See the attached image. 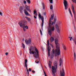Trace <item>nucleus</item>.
I'll list each match as a JSON object with an SVG mask.
<instances>
[{
  "instance_id": "nucleus-1",
  "label": "nucleus",
  "mask_w": 76,
  "mask_h": 76,
  "mask_svg": "<svg viewBox=\"0 0 76 76\" xmlns=\"http://www.w3.org/2000/svg\"><path fill=\"white\" fill-rule=\"evenodd\" d=\"M54 14H52L51 15V17L49 20V26L48 27V34L50 35L51 36V35L53 34V31H54V22H52L51 20H53L54 19Z\"/></svg>"
},
{
  "instance_id": "nucleus-2",
  "label": "nucleus",
  "mask_w": 76,
  "mask_h": 76,
  "mask_svg": "<svg viewBox=\"0 0 76 76\" xmlns=\"http://www.w3.org/2000/svg\"><path fill=\"white\" fill-rule=\"evenodd\" d=\"M58 40L57 38L55 39V43L56 45V49L55 50V56H59L60 53V49L59 47V44L58 43Z\"/></svg>"
},
{
  "instance_id": "nucleus-3",
  "label": "nucleus",
  "mask_w": 76,
  "mask_h": 76,
  "mask_svg": "<svg viewBox=\"0 0 76 76\" xmlns=\"http://www.w3.org/2000/svg\"><path fill=\"white\" fill-rule=\"evenodd\" d=\"M20 27L23 28L24 31H26V29H28V26L26 25L27 24V21L25 20H23V21H21L18 23Z\"/></svg>"
},
{
  "instance_id": "nucleus-4",
  "label": "nucleus",
  "mask_w": 76,
  "mask_h": 76,
  "mask_svg": "<svg viewBox=\"0 0 76 76\" xmlns=\"http://www.w3.org/2000/svg\"><path fill=\"white\" fill-rule=\"evenodd\" d=\"M54 66L52 67V72L53 76H56L55 73L57 72V61H55L53 63Z\"/></svg>"
},
{
  "instance_id": "nucleus-5",
  "label": "nucleus",
  "mask_w": 76,
  "mask_h": 76,
  "mask_svg": "<svg viewBox=\"0 0 76 76\" xmlns=\"http://www.w3.org/2000/svg\"><path fill=\"white\" fill-rule=\"evenodd\" d=\"M34 49L35 50V51H33L32 53L33 54H34V56L36 58H39V51L37 49L36 47H34Z\"/></svg>"
},
{
  "instance_id": "nucleus-6",
  "label": "nucleus",
  "mask_w": 76,
  "mask_h": 76,
  "mask_svg": "<svg viewBox=\"0 0 76 76\" xmlns=\"http://www.w3.org/2000/svg\"><path fill=\"white\" fill-rule=\"evenodd\" d=\"M25 7L26 9H25L24 10V13L25 15H28V16H29V13L28 12H27V10H28V11H29V12H31V10L30 8H29L30 7L27 5H26Z\"/></svg>"
},
{
  "instance_id": "nucleus-7",
  "label": "nucleus",
  "mask_w": 76,
  "mask_h": 76,
  "mask_svg": "<svg viewBox=\"0 0 76 76\" xmlns=\"http://www.w3.org/2000/svg\"><path fill=\"white\" fill-rule=\"evenodd\" d=\"M39 18H40L42 21V27H43V25H44V17L43 16L42 17V16L40 14H39Z\"/></svg>"
},
{
  "instance_id": "nucleus-8",
  "label": "nucleus",
  "mask_w": 76,
  "mask_h": 76,
  "mask_svg": "<svg viewBox=\"0 0 76 76\" xmlns=\"http://www.w3.org/2000/svg\"><path fill=\"white\" fill-rule=\"evenodd\" d=\"M49 41H50V40H48L47 41L48 45V57H50V50L51 49V48L50 47V46H49Z\"/></svg>"
},
{
  "instance_id": "nucleus-9",
  "label": "nucleus",
  "mask_w": 76,
  "mask_h": 76,
  "mask_svg": "<svg viewBox=\"0 0 76 76\" xmlns=\"http://www.w3.org/2000/svg\"><path fill=\"white\" fill-rule=\"evenodd\" d=\"M63 3L65 7V10H67L68 6H67V2L66 0H64L63 2Z\"/></svg>"
},
{
  "instance_id": "nucleus-10",
  "label": "nucleus",
  "mask_w": 76,
  "mask_h": 76,
  "mask_svg": "<svg viewBox=\"0 0 76 76\" xmlns=\"http://www.w3.org/2000/svg\"><path fill=\"white\" fill-rule=\"evenodd\" d=\"M34 49H35V47H34V46H30V49H29V50L30 51L29 53L30 54H32V51H34Z\"/></svg>"
},
{
  "instance_id": "nucleus-11",
  "label": "nucleus",
  "mask_w": 76,
  "mask_h": 76,
  "mask_svg": "<svg viewBox=\"0 0 76 76\" xmlns=\"http://www.w3.org/2000/svg\"><path fill=\"white\" fill-rule=\"evenodd\" d=\"M25 42L27 45L31 44V39H29L28 40H26L25 41Z\"/></svg>"
},
{
  "instance_id": "nucleus-12",
  "label": "nucleus",
  "mask_w": 76,
  "mask_h": 76,
  "mask_svg": "<svg viewBox=\"0 0 76 76\" xmlns=\"http://www.w3.org/2000/svg\"><path fill=\"white\" fill-rule=\"evenodd\" d=\"M72 12H73V13L74 14V18L75 19H76V15H75V12L74 7L73 6V4L72 5Z\"/></svg>"
},
{
  "instance_id": "nucleus-13",
  "label": "nucleus",
  "mask_w": 76,
  "mask_h": 76,
  "mask_svg": "<svg viewBox=\"0 0 76 76\" xmlns=\"http://www.w3.org/2000/svg\"><path fill=\"white\" fill-rule=\"evenodd\" d=\"M60 76H65L64 75V68H62V70L60 71Z\"/></svg>"
},
{
  "instance_id": "nucleus-14",
  "label": "nucleus",
  "mask_w": 76,
  "mask_h": 76,
  "mask_svg": "<svg viewBox=\"0 0 76 76\" xmlns=\"http://www.w3.org/2000/svg\"><path fill=\"white\" fill-rule=\"evenodd\" d=\"M27 63H28V60L26 59L25 60V62L24 64V66H25L26 67L27 71L28 70V68H27Z\"/></svg>"
},
{
  "instance_id": "nucleus-15",
  "label": "nucleus",
  "mask_w": 76,
  "mask_h": 76,
  "mask_svg": "<svg viewBox=\"0 0 76 76\" xmlns=\"http://www.w3.org/2000/svg\"><path fill=\"white\" fill-rule=\"evenodd\" d=\"M56 30L57 32L58 33H59L60 32V28H59V27H58V24H56Z\"/></svg>"
},
{
  "instance_id": "nucleus-16",
  "label": "nucleus",
  "mask_w": 76,
  "mask_h": 76,
  "mask_svg": "<svg viewBox=\"0 0 76 76\" xmlns=\"http://www.w3.org/2000/svg\"><path fill=\"white\" fill-rule=\"evenodd\" d=\"M52 53H52L50 55L51 58H53L54 57V49H53Z\"/></svg>"
},
{
  "instance_id": "nucleus-17",
  "label": "nucleus",
  "mask_w": 76,
  "mask_h": 76,
  "mask_svg": "<svg viewBox=\"0 0 76 76\" xmlns=\"http://www.w3.org/2000/svg\"><path fill=\"white\" fill-rule=\"evenodd\" d=\"M23 7H20V11L21 13H22V10H23Z\"/></svg>"
},
{
  "instance_id": "nucleus-18",
  "label": "nucleus",
  "mask_w": 76,
  "mask_h": 76,
  "mask_svg": "<svg viewBox=\"0 0 76 76\" xmlns=\"http://www.w3.org/2000/svg\"><path fill=\"white\" fill-rule=\"evenodd\" d=\"M74 61H76V53H75V52L74 53Z\"/></svg>"
},
{
  "instance_id": "nucleus-19",
  "label": "nucleus",
  "mask_w": 76,
  "mask_h": 76,
  "mask_svg": "<svg viewBox=\"0 0 76 76\" xmlns=\"http://www.w3.org/2000/svg\"><path fill=\"white\" fill-rule=\"evenodd\" d=\"M54 40V37H51L50 38V42H53V41Z\"/></svg>"
},
{
  "instance_id": "nucleus-20",
  "label": "nucleus",
  "mask_w": 76,
  "mask_h": 76,
  "mask_svg": "<svg viewBox=\"0 0 76 76\" xmlns=\"http://www.w3.org/2000/svg\"><path fill=\"white\" fill-rule=\"evenodd\" d=\"M49 66L50 68H51V64L52 63L50 61H49Z\"/></svg>"
},
{
  "instance_id": "nucleus-21",
  "label": "nucleus",
  "mask_w": 76,
  "mask_h": 76,
  "mask_svg": "<svg viewBox=\"0 0 76 76\" xmlns=\"http://www.w3.org/2000/svg\"><path fill=\"white\" fill-rule=\"evenodd\" d=\"M60 63L59 64L60 66H61V64L63 63V61H62V60H61V58H60Z\"/></svg>"
},
{
  "instance_id": "nucleus-22",
  "label": "nucleus",
  "mask_w": 76,
  "mask_h": 76,
  "mask_svg": "<svg viewBox=\"0 0 76 76\" xmlns=\"http://www.w3.org/2000/svg\"><path fill=\"white\" fill-rule=\"evenodd\" d=\"M69 12L70 13V15H71V17H72L73 16L72 15V12H71V10H70V9L69 8Z\"/></svg>"
},
{
  "instance_id": "nucleus-23",
  "label": "nucleus",
  "mask_w": 76,
  "mask_h": 76,
  "mask_svg": "<svg viewBox=\"0 0 76 76\" xmlns=\"http://www.w3.org/2000/svg\"><path fill=\"white\" fill-rule=\"evenodd\" d=\"M26 19H27L28 22H30V20H31V18H28V17H26Z\"/></svg>"
},
{
  "instance_id": "nucleus-24",
  "label": "nucleus",
  "mask_w": 76,
  "mask_h": 76,
  "mask_svg": "<svg viewBox=\"0 0 76 76\" xmlns=\"http://www.w3.org/2000/svg\"><path fill=\"white\" fill-rule=\"evenodd\" d=\"M73 41H74V42L75 43V44L76 45V38H75L74 39H73Z\"/></svg>"
},
{
  "instance_id": "nucleus-25",
  "label": "nucleus",
  "mask_w": 76,
  "mask_h": 76,
  "mask_svg": "<svg viewBox=\"0 0 76 76\" xmlns=\"http://www.w3.org/2000/svg\"><path fill=\"white\" fill-rule=\"evenodd\" d=\"M73 41H74V42L75 43V44L76 45V38H75L74 39H73Z\"/></svg>"
},
{
  "instance_id": "nucleus-26",
  "label": "nucleus",
  "mask_w": 76,
  "mask_h": 76,
  "mask_svg": "<svg viewBox=\"0 0 76 76\" xmlns=\"http://www.w3.org/2000/svg\"><path fill=\"white\" fill-rule=\"evenodd\" d=\"M42 5L43 9L44 10L45 9V5H44V4L43 3H42Z\"/></svg>"
},
{
  "instance_id": "nucleus-27",
  "label": "nucleus",
  "mask_w": 76,
  "mask_h": 76,
  "mask_svg": "<svg viewBox=\"0 0 76 76\" xmlns=\"http://www.w3.org/2000/svg\"><path fill=\"white\" fill-rule=\"evenodd\" d=\"M27 3H28V4H30L31 1H30V0H27Z\"/></svg>"
},
{
  "instance_id": "nucleus-28",
  "label": "nucleus",
  "mask_w": 76,
  "mask_h": 76,
  "mask_svg": "<svg viewBox=\"0 0 76 76\" xmlns=\"http://www.w3.org/2000/svg\"><path fill=\"white\" fill-rule=\"evenodd\" d=\"M22 45L23 48H25V45H24L23 43H22Z\"/></svg>"
},
{
  "instance_id": "nucleus-29",
  "label": "nucleus",
  "mask_w": 76,
  "mask_h": 76,
  "mask_svg": "<svg viewBox=\"0 0 76 76\" xmlns=\"http://www.w3.org/2000/svg\"><path fill=\"white\" fill-rule=\"evenodd\" d=\"M57 20V18L56 17H55L54 18V21L55 22V23H56V20Z\"/></svg>"
},
{
  "instance_id": "nucleus-30",
  "label": "nucleus",
  "mask_w": 76,
  "mask_h": 76,
  "mask_svg": "<svg viewBox=\"0 0 76 76\" xmlns=\"http://www.w3.org/2000/svg\"><path fill=\"white\" fill-rule=\"evenodd\" d=\"M53 5H51L50 6V9L51 10H53Z\"/></svg>"
},
{
  "instance_id": "nucleus-31",
  "label": "nucleus",
  "mask_w": 76,
  "mask_h": 76,
  "mask_svg": "<svg viewBox=\"0 0 76 76\" xmlns=\"http://www.w3.org/2000/svg\"><path fill=\"white\" fill-rule=\"evenodd\" d=\"M63 48H64V50H66V47L65 46H64Z\"/></svg>"
},
{
  "instance_id": "nucleus-32",
  "label": "nucleus",
  "mask_w": 76,
  "mask_h": 76,
  "mask_svg": "<svg viewBox=\"0 0 76 76\" xmlns=\"http://www.w3.org/2000/svg\"><path fill=\"white\" fill-rule=\"evenodd\" d=\"M50 2L52 4L53 3V0H49Z\"/></svg>"
},
{
  "instance_id": "nucleus-33",
  "label": "nucleus",
  "mask_w": 76,
  "mask_h": 76,
  "mask_svg": "<svg viewBox=\"0 0 76 76\" xmlns=\"http://www.w3.org/2000/svg\"><path fill=\"white\" fill-rule=\"evenodd\" d=\"M61 22L59 21V22H58V25H60V24H61Z\"/></svg>"
},
{
  "instance_id": "nucleus-34",
  "label": "nucleus",
  "mask_w": 76,
  "mask_h": 76,
  "mask_svg": "<svg viewBox=\"0 0 76 76\" xmlns=\"http://www.w3.org/2000/svg\"><path fill=\"white\" fill-rule=\"evenodd\" d=\"M0 15H1V16H3V14H2V13H1V12H0Z\"/></svg>"
},
{
  "instance_id": "nucleus-35",
  "label": "nucleus",
  "mask_w": 76,
  "mask_h": 76,
  "mask_svg": "<svg viewBox=\"0 0 76 76\" xmlns=\"http://www.w3.org/2000/svg\"><path fill=\"white\" fill-rule=\"evenodd\" d=\"M40 32L41 35H42V31H41V30H40Z\"/></svg>"
},
{
  "instance_id": "nucleus-36",
  "label": "nucleus",
  "mask_w": 76,
  "mask_h": 76,
  "mask_svg": "<svg viewBox=\"0 0 76 76\" xmlns=\"http://www.w3.org/2000/svg\"><path fill=\"white\" fill-rule=\"evenodd\" d=\"M34 14H35L37 13V11H34Z\"/></svg>"
},
{
  "instance_id": "nucleus-37",
  "label": "nucleus",
  "mask_w": 76,
  "mask_h": 76,
  "mask_svg": "<svg viewBox=\"0 0 76 76\" xmlns=\"http://www.w3.org/2000/svg\"><path fill=\"white\" fill-rule=\"evenodd\" d=\"M32 72L33 73H35V71H34V70H32Z\"/></svg>"
},
{
  "instance_id": "nucleus-38",
  "label": "nucleus",
  "mask_w": 76,
  "mask_h": 76,
  "mask_svg": "<svg viewBox=\"0 0 76 76\" xmlns=\"http://www.w3.org/2000/svg\"><path fill=\"white\" fill-rule=\"evenodd\" d=\"M28 70L29 72H31V71L32 70H31V68H29L28 69Z\"/></svg>"
},
{
  "instance_id": "nucleus-39",
  "label": "nucleus",
  "mask_w": 76,
  "mask_h": 76,
  "mask_svg": "<svg viewBox=\"0 0 76 76\" xmlns=\"http://www.w3.org/2000/svg\"><path fill=\"white\" fill-rule=\"evenodd\" d=\"M44 73L45 76H47V75H46V74H45V71H44Z\"/></svg>"
},
{
  "instance_id": "nucleus-40",
  "label": "nucleus",
  "mask_w": 76,
  "mask_h": 76,
  "mask_svg": "<svg viewBox=\"0 0 76 76\" xmlns=\"http://www.w3.org/2000/svg\"><path fill=\"white\" fill-rule=\"evenodd\" d=\"M24 4H26V1H24Z\"/></svg>"
},
{
  "instance_id": "nucleus-41",
  "label": "nucleus",
  "mask_w": 76,
  "mask_h": 76,
  "mask_svg": "<svg viewBox=\"0 0 76 76\" xmlns=\"http://www.w3.org/2000/svg\"><path fill=\"white\" fill-rule=\"evenodd\" d=\"M72 37H71L70 39H69V40L70 41H72Z\"/></svg>"
},
{
  "instance_id": "nucleus-42",
  "label": "nucleus",
  "mask_w": 76,
  "mask_h": 76,
  "mask_svg": "<svg viewBox=\"0 0 76 76\" xmlns=\"http://www.w3.org/2000/svg\"><path fill=\"white\" fill-rule=\"evenodd\" d=\"M50 45L52 48H53V45L52 44H50Z\"/></svg>"
},
{
  "instance_id": "nucleus-43",
  "label": "nucleus",
  "mask_w": 76,
  "mask_h": 76,
  "mask_svg": "<svg viewBox=\"0 0 76 76\" xmlns=\"http://www.w3.org/2000/svg\"><path fill=\"white\" fill-rule=\"evenodd\" d=\"M36 63H37V64H38V63H39V61H38L37 62V61H35Z\"/></svg>"
},
{
  "instance_id": "nucleus-44",
  "label": "nucleus",
  "mask_w": 76,
  "mask_h": 76,
  "mask_svg": "<svg viewBox=\"0 0 76 76\" xmlns=\"http://www.w3.org/2000/svg\"><path fill=\"white\" fill-rule=\"evenodd\" d=\"M8 53H5L6 55L7 56V55H8Z\"/></svg>"
},
{
  "instance_id": "nucleus-45",
  "label": "nucleus",
  "mask_w": 76,
  "mask_h": 76,
  "mask_svg": "<svg viewBox=\"0 0 76 76\" xmlns=\"http://www.w3.org/2000/svg\"><path fill=\"white\" fill-rule=\"evenodd\" d=\"M34 17L35 19H37V17L35 16H34Z\"/></svg>"
},
{
  "instance_id": "nucleus-46",
  "label": "nucleus",
  "mask_w": 76,
  "mask_h": 76,
  "mask_svg": "<svg viewBox=\"0 0 76 76\" xmlns=\"http://www.w3.org/2000/svg\"><path fill=\"white\" fill-rule=\"evenodd\" d=\"M27 72H28V75H29V71L28 70H27Z\"/></svg>"
},
{
  "instance_id": "nucleus-47",
  "label": "nucleus",
  "mask_w": 76,
  "mask_h": 76,
  "mask_svg": "<svg viewBox=\"0 0 76 76\" xmlns=\"http://www.w3.org/2000/svg\"><path fill=\"white\" fill-rule=\"evenodd\" d=\"M44 15H45H45H46V13H44Z\"/></svg>"
},
{
  "instance_id": "nucleus-48",
  "label": "nucleus",
  "mask_w": 76,
  "mask_h": 76,
  "mask_svg": "<svg viewBox=\"0 0 76 76\" xmlns=\"http://www.w3.org/2000/svg\"><path fill=\"white\" fill-rule=\"evenodd\" d=\"M20 52H21V53L20 54V55L21 56V55L22 54V51H21Z\"/></svg>"
},
{
  "instance_id": "nucleus-49",
  "label": "nucleus",
  "mask_w": 76,
  "mask_h": 76,
  "mask_svg": "<svg viewBox=\"0 0 76 76\" xmlns=\"http://www.w3.org/2000/svg\"><path fill=\"white\" fill-rule=\"evenodd\" d=\"M37 13L36 14H35L36 16H37Z\"/></svg>"
},
{
  "instance_id": "nucleus-50",
  "label": "nucleus",
  "mask_w": 76,
  "mask_h": 76,
  "mask_svg": "<svg viewBox=\"0 0 76 76\" xmlns=\"http://www.w3.org/2000/svg\"><path fill=\"white\" fill-rule=\"evenodd\" d=\"M74 29H75V26L74 25Z\"/></svg>"
},
{
  "instance_id": "nucleus-51",
  "label": "nucleus",
  "mask_w": 76,
  "mask_h": 76,
  "mask_svg": "<svg viewBox=\"0 0 76 76\" xmlns=\"http://www.w3.org/2000/svg\"><path fill=\"white\" fill-rule=\"evenodd\" d=\"M45 68H46V69H47V67H46V66H45Z\"/></svg>"
},
{
  "instance_id": "nucleus-52",
  "label": "nucleus",
  "mask_w": 76,
  "mask_h": 76,
  "mask_svg": "<svg viewBox=\"0 0 76 76\" xmlns=\"http://www.w3.org/2000/svg\"><path fill=\"white\" fill-rule=\"evenodd\" d=\"M68 38H70V37H68Z\"/></svg>"
},
{
  "instance_id": "nucleus-53",
  "label": "nucleus",
  "mask_w": 76,
  "mask_h": 76,
  "mask_svg": "<svg viewBox=\"0 0 76 76\" xmlns=\"http://www.w3.org/2000/svg\"><path fill=\"white\" fill-rule=\"evenodd\" d=\"M16 6H19V5H16Z\"/></svg>"
}]
</instances>
